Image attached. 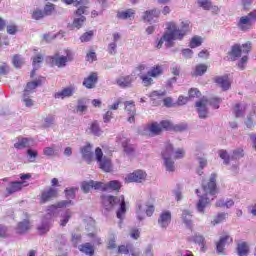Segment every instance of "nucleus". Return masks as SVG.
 Wrapping results in <instances>:
<instances>
[{
  "label": "nucleus",
  "mask_w": 256,
  "mask_h": 256,
  "mask_svg": "<svg viewBox=\"0 0 256 256\" xmlns=\"http://www.w3.org/2000/svg\"><path fill=\"white\" fill-rule=\"evenodd\" d=\"M190 29L189 21H182L180 28L175 22L166 23V30L156 45L157 49H161L163 43H166V47H173V41H183V37L189 33Z\"/></svg>",
  "instance_id": "1"
},
{
  "label": "nucleus",
  "mask_w": 256,
  "mask_h": 256,
  "mask_svg": "<svg viewBox=\"0 0 256 256\" xmlns=\"http://www.w3.org/2000/svg\"><path fill=\"white\" fill-rule=\"evenodd\" d=\"M249 53H251V42H246L242 45L236 43L232 45L230 51L227 53V59L228 61H237V59L242 57L238 62V67L243 71L245 64L249 61Z\"/></svg>",
  "instance_id": "2"
},
{
  "label": "nucleus",
  "mask_w": 256,
  "mask_h": 256,
  "mask_svg": "<svg viewBox=\"0 0 256 256\" xmlns=\"http://www.w3.org/2000/svg\"><path fill=\"white\" fill-rule=\"evenodd\" d=\"M101 201L104 209L106 211H113L117 205L120 207L116 211L117 219L123 221L125 213H127V204L125 203V196H112V195H103L101 196Z\"/></svg>",
  "instance_id": "3"
},
{
  "label": "nucleus",
  "mask_w": 256,
  "mask_h": 256,
  "mask_svg": "<svg viewBox=\"0 0 256 256\" xmlns=\"http://www.w3.org/2000/svg\"><path fill=\"white\" fill-rule=\"evenodd\" d=\"M162 158L164 159V165L167 171H175V162L172 161L171 157L174 159H183L185 157V149L178 148L175 150V147L171 141H166L164 143V149L161 152Z\"/></svg>",
  "instance_id": "4"
},
{
  "label": "nucleus",
  "mask_w": 256,
  "mask_h": 256,
  "mask_svg": "<svg viewBox=\"0 0 256 256\" xmlns=\"http://www.w3.org/2000/svg\"><path fill=\"white\" fill-rule=\"evenodd\" d=\"M164 71L165 69L163 68V65L156 64L152 66L146 74H140L139 79L142 81L144 87H151V85L155 83L153 79H159Z\"/></svg>",
  "instance_id": "5"
},
{
  "label": "nucleus",
  "mask_w": 256,
  "mask_h": 256,
  "mask_svg": "<svg viewBox=\"0 0 256 256\" xmlns=\"http://www.w3.org/2000/svg\"><path fill=\"white\" fill-rule=\"evenodd\" d=\"M95 157L102 171L105 173H111L113 171V164L111 163V160L107 156L103 157V150H101L100 147L95 149Z\"/></svg>",
  "instance_id": "6"
},
{
  "label": "nucleus",
  "mask_w": 256,
  "mask_h": 256,
  "mask_svg": "<svg viewBox=\"0 0 256 256\" xmlns=\"http://www.w3.org/2000/svg\"><path fill=\"white\" fill-rule=\"evenodd\" d=\"M253 23H256V10L248 13L246 16L240 17L237 22V27L240 31H249L253 27Z\"/></svg>",
  "instance_id": "7"
},
{
  "label": "nucleus",
  "mask_w": 256,
  "mask_h": 256,
  "mask_svg": "<svg viewBox=\"0 0 256 256\" xmlns=\"http://www.w3.org/2000/svg\"><path fill=\"white\" fill-rule=\"evenodd\" d=\"M49 59L52 65L62 68L65 67L69 61L73 60V52H71V50H66V56H60L59 53H56L49 57Z\"/></svg>",
  "instance_id": "8"
},
{
  "label": "nucleus",
  "mask_w": 256,
  "mask_h": 256,
  "mask_svg": "<svg viewBox=\"0 0 256 256\" xmlns=\"http://www.w3.org/2000/svg\"><path fill=\"white\" fill-rule=\"evenodd\" d=\"M59 197V190L57 188L49 187L47 190H43L40 195V204L45 205V203H49V201H53V199H57Z\"/></svg>",
  "instance_id": "9"
},
{
  "label": "nucleus",
  "mask_w": 256,
  "mask_h": 256,
  "mask_svg": "<svg viewBox=\"0 0 256 256\" xmlns=\"http://www.w3.org/2000/svg\"><path fill=\"white\" fill-rule=\"evenodd\" d=\"M202 187L205 195H217V174H211L209 182Z\"/></svg>",
  "instance_id": "10"
},
{
  "label": "nucleus",
  "mask_w": 256,
  "mask_h": 256,
  "mask_svg": "<svg viewBox=\"0 0 256 256\" xmlns=\"http://www.w3.org/2000/svg\"><path fill=\"white\" fill-rule=\"evenodd\" d=\"M147 178V173L142 170H136L133 173H130L125 178L126 183H141Z\"/></svg>",
  "instance_id": "11"
},
{
  "label": "nucleus",
  "mask_w": 256,
  "mask_h": 256,
  "mask_svg": "<svg viewBox=\"0 0 256 256\" xmlns=\"http://www.w3.org/2000/svg\"><path fill=\"white\" fill-rule=\"evenodd\" d=\"M233 243V238L229 234H224L220 237L219 241L216 242V251L219 254L225 253L226 245H231Z\"/></svg>",
  "instance_id": "12"
},
{
  "label": "nucleus",
  "mask_w": 256,
  "mask_h": 256,
  "mask_svg": "<svg viewBox=\"0 0 256 256\" xmlns=\"http://www.w3.org/2000/svg\"><path fill=\"white\" fill-rule=\"evenodd\" d=\"M44 81H45V77L40 76L36 80L28 82L24 89V97H27V95H29V93H33V91H35L37 89V87H41V85H43Z\"/></svg>",
  "instance_id": "13"
},
{
  "label": "nucleus",
  "mask_w": 256,
  "mask_h": 256,
  "mask_svg": "<svg viewBox=\"0 0 256 256\" xmlns=\"http://www.w3.org/2000/svg\"><path fill=\"white\" fill-rule=\"evenodd\" d=\"M31 227H33V225H31V220L26 218L17 223L15 231L18 235H25L31 231Z\"/></svg>",
  "instance_id": "14"
},
{
  "label": "nucleus",
  "mask_w": 256,
  "mask_h": 256,
  "mask_svg": "<svg viewBox=\"0 0 256 256\" xmlns=\"http://www.w3.org/2000/svg\"><path fill=\"white\" fill-rule=\"evenodd\" d=\"M171 218H172L171 211L169 210L162 211V213L159 215V218H158V225L162 229H167V227L171 225Z\"/></svg>",
  "instance_id": "15"
},
{
  "label": "nucleus",
  "mask_w": 256,
  "mask_h": 256,
  "mask_svg": "<svg viewBox=\"0 0 256 256\" xmlns=\"http://www.w3.org/2000/svg\"><path fill=\"white\" fill-rule=\"evenodd\" d=\"M125 111L130 115L127 119L128 123H135V115H137V110L135 109V101H126L124 102Z\"/></svg>",
  "instance_id": "16"
},
{
  "label": "nucleus",
  "mask_w": 256,
  "mask_h": 256,
  "mask_svg": "<svg viewBox=\"0 0 256 256\" xmlns=\"http://www.w3.org/2000/svg\"><path fill=\"white\" fill-rule=\"evenodd\" d=\"M214 81L223 91H229V89H231V79H229V75L217 76L214 78Z\"/></svg>",
  "instance_id": "17"
},
{
  "label": "nucleus",
  "mask_w": 256,
  "mask_h": 256,
  "mask_svg": "<svg viewBox=\"0 0 256 256\" xmlns=\"http://www.w3.org/2000/svg\"><path fill=\"white\" fill-rule=\"evenodd\" d=\"M98 81L99 76L97 72H91L88 77L84 78L83 86L86 87V89H95Z\"/></svg>",
  "instance_id": "18"
},
{
  "label": "nucleus",
  "mask_w": 256,
  "mask_h": 256,
  "mask_svg": "<svg viewBox=\"0 0 256 256\" xmlns=\"http://www.w3.org/2000/svg\"><path fill=\"white\" fill-rule=\"evenodd\" d=\"M117 253H118V255L131 254L132 256H139V253L135 252V250L133 249V245L131 243L119 245L117 247Z\"/></svg>",
  "instance_id": "19"
},
{
  "label": "nucleus",
  "mask_w": 256,
  "mask_h": 256,
  "mask_svg": "<svg viewBox=\"0 0 256 256\" xmlns=\"http://www.w3.org/2000/svg\"><path fill=\"white\" fill-rule=\"evenodd\" d=\"M116 84L120 89H129V87H132L133 85V76L132 75H126V76H120L116 80Z\"/></svg>",
  "instance_id": "20"
},
{
  "label": "nucleus",
  "mask_w": 256,
  "mask_h": 256,
  "mask_svg": "<svg viewBox=\"0 0 256 256\" xmlns=\"http://www.w3.org/2000/svg\"><path fill=\"white\" fill-rule=\"evenodd\" d=\"M207 105H209V100L205 98H202L200 101L196 102V107L198 109L200 119H206L208 114Z\"/></svg>",
  "instance_id": "21"
},
{
  "label": "nucleus",
  "mask_w": 256,
  "mask_h": 256,
  "mask_svg": "<svg viewBox=\"0 0 256 256\" xmlns=\"http://www.w3.org/2000/svg\"><path fill=\"white\" fill-rule=\"evenodd\" d=\"M82 157L88 163L93 161V146L90 143H87L84 147L81 148Z\"/></svg>",
  "instance_id": "22"
},
{
  "label": "nucleus",
  "mask_w": 256,
  "mask_h": 256,
  "mask_svg": "<svg viewBox=\"0 0 256 256\" xmlns=\"http://www.w3.org/2000/svg\"><path fill=\"white\" fill-rule=\"evenodd\" d=\"M73 93H75V87L70 86L62 89L59 92L54 94L55 99H65L67 97H73Z\"/></svg>",
  "instance_id": "23"
},
{
  "label": "nucleus",
  "mask_w": 256,
  "mask_h": 256,
  "mask_svg": "<svg viewBox=\"0 0 256 256\" xmlns=\"http://www.w3.org/2000/svg\"><path fill=\"white\" fill-rule=\"evenodd\" d=\"M23 181H13L9 183V186L6 188L8 195H13V193H18L23 189Z\"/></svg>",
  "instance_id": "24"
},
{
  "label": "nucleus",
  "mask_w": 256,
  "mask_h": 256,
  "mask_svg": "<svg viewBox=\"0 0 256 256\" xmlns=\"http://www.w3.org/2000/svg\"><path fill=\"white\" fill-rule=\"evenodd\" d=\"M245 111H247V104H235L233 107V114L235 117H245Z\"/></svg>",
  "instance_id": "25"
},
{
  "label": "nucleus",
  "mask_w": 256,
  "mask_h": 256,
  "mask_svg": "<svg viewBox=\"0 0 256 256\" xmlns=\"http://www.w3.org/2000/svg\"><path fill=\"white\" fill-rule=\"evenodd\" d=\"M89 129L90 133L95 135V137H101V135H103V130L101 129V126H99V121L97 120L91 122Z\"/></svg>",
  "instance_id": "26"
},
{
  "label": "nucleus",
  "mask_w": 256,
  "mask_h": 256,
  "mask_svg": "<svg viewBox=\"0 0 256 256\" xmlns=\"http://www.w3.org/2000/svg\"><path fill=\"white\" fill-rule=\"evenodd\" d=\"M160 12L157 9L147 10L144 12L143 21H147L148 23L153 21V19L159 18Z\"/></svg>",
  "instance_id": "27"
},
{
  "label": "nucleus",
  "mask_w": 256,
  "mask_h": 256,
  "mask_svg": "<svg viewBox=\"0 0 256 256\" xmlns=\"http://www.w3.org/2000/svg\"><path fill=\"white\" fill-rule=\"evenodd\" d=\"M79 251H81V253H84L85 255H95V247H93V245H91V243L89 242L80 245Z\"/></svg>",
  "instance_id": "28"
},
{
  "label": "nucleus",
  "mask_w": 256,
  "mask_h": 256,
  "mask_svg": "<svg viewBox=\"0 0 256 256\" xmlns=\"http://www.w3.org/2000/svg\"><path fill=\"white\" fill-rule=\"evenodd\" d=\"M209 203H211V200H209V198L201 196L196 205L199 213H205V207H207Z\"/></svg>",
  "instance_id": "29"
},
{
  "label": "nucleus",
  "mask_w": 256,
  "mask_h": 256,
  "mask_svg": "<svg viewBox=\"0 0 256 256\" xmlns=\"http://www.w3.org/2000/svg\"><path fill=\"white\" fill-rule=\"evenodd\" d=\"M182 219L186 227H188V229H191V231H193V220H191V212L188 210H184L182 212Z\"/></svg>",
  "instance_id": "30"
},
{
  "label": "nucleus",
  "mask_w": 256,
  "mask_h": 256,
  "mask_svg": "<svg viewBox=\"0 0 256 256\" xmlns=\"http://www.w3.org/2000/svg\"><path fill=\"white\" fill-rule=\"evenodd\" d=\"M73 201L71 200H62L60 202H57L56 204H52L48 207V211H53L55 209H63L65 207H69Z\"/></svg>",
  "instance_id": "31"
},
{
  "label": "nucleus",
  "mask_w": 256,
  "mask_h": 256,
  "mask_svg": "<svg viewBox=\"0 0 256 256\" xmlns=\"http://www.w3.org/2000/svg\"><path fill=\"white\" fill-rule=\"evenodd\" d=\"M148 131L151 135H161V133H163V128L161 127V124L153 122L148 125Z\"/></svg>",
  "instance_id": "32"
},
{
  "label": "nucleus",
  "mask_w": 256,
  "mask_h": 256,
  "mask_svg": "<svg viewBox=\"0 0 256 256\" xmlns=\"http://www.w3.org/2000/svg\"><path fill=\"white\" fill-rule=\"evenodd\" d=\"M31 141H33L31 138H18V142L14 144L15 149H25L29 147Z\"/></svg>",
  "instance_id": "33"
},
{
  "label": "nucleus",
  "mask_w": 256,
  "mask_h": 256,
  "mask_svg": "<svg viewBox=\"0 0 256 256\" xmlns=\"http://www.w3.org/2000/svg\"><path fill=\"white\" fill-rule=\"evenodd\" d=\"M131 17H135V10L133 9H127L124 11L117 12V19H131Z\"/></svg>",
  "instance_id": "34"
},
{
  "label": "nucleus",
  "mask_w": 256,
  "mask_h": 256,
  "mask_svg": "<svg viewBox=\"0 0 256 256\" xmlns=\"http://www.w3.org/2000/svg\"><path fill=\"white\" fill-rule=\"evenodd\" d=\"M237 253L239 256H247L249 255V245L247 242H240L237 245Z\"/></svg>",
  "instance_id": "35"
},
{
  "label": "nucleus",
  "mask_w": 256,
  "mask_h": 256,
  "mask_svg": "<svg viewBox=\"0 0 256 256\" xmlns=\"http://www.w3.org/2000/svg\"><path fill=\"white\" fill-rule=\"evenodd\" d=\"M122 147L124 149V153H126L127 155H133L135 153V146H133V144H130L129 139H125L124 141H122Z\"/></svg>",
  "instance_id": "36"
},
{
  "label": "nucleus",
  "mask_w": 256,
  "mask_h": 256,
  "mask_svg": "<svg viewBox=\"0 0 256 256\" xmlns=\"http://www.w3.org/2000/svg\"><path fill=\"white\" fill-rule=\"evenodd\" d=\"M109 189H111V191H119V189H121V182L118 180L108 182L105 184L104 191H109Z\"/></svg>",
  "instance_id": "37"
},
{
  "label": "nucleus",
  "mask_w": 256,
  "mask_h": 256,
  "mask_svg": "<svg viewBox=\"0 0 256 256\" xmlns=\"http://www.w3.org/2000/svg\"><path fill=\"white\" fill-rule=\"evenodd\" d=\"M193 241L196 245L201 247V251L205 252L207 248L205 247V237L203 235L196 234L193 236Z\"/></svg>",
  "instance_id": "38"
},
{
  "label": "nucleus",
  "mask_w": 256,
  "mask_h": 256,
  "mask_svg": "<svg viewBox=\"0 0 256 256\" xmlns=\"http://www.w3.org/2000/svg\"><path fill=\"white\" fill-rule=\"evenodd\" d=\"M201 45H203V38H201V36H194L190 41L189 47L195 49L201 47Z\"/></svg>",
  "instance_id": "39"
},
{
  "label": "nucleus",
  "mask_w": 256,
  "mask_h": 256,
  "mask_svg": "<svg viewBox=\"0 0 256 256\" xmlns=\"http://www.w3.org/2000/svg\"><path fill=\"white\" fill-rule=\"evenodd\" d=\"M85 21H87V18L85 16L75 18L72 22V27H74L75 29H81V27H83V25L85 24Z\"/></svg>",
  "instance_id": "40"
},
{
  "label": "nucleus",
  "mask_w": 256,
  "mask_h": 256,
  "mask_svg": "<svg viewBox=\"0 0 256 256\" xmlns=\"http://www.w3.org/2000/svg\"><path fill=\"white\" fill-rule=\"evenodd\" d=\"M93 35H95V32L93 30H89L88 32L83 33L80 36L81 43H89V41L93 39Z\"/></svg>",
  "instance_id": "41"
},
{
  "label": "nucleus",
  "mask_w": 256,
  "mask_h": 256,
  "mask_svg": "<svg viewBox=\"0 0 256 256\" xmlns=\"http://www.w3.org/2000/svg\"><path fill=\"white\" fill-rule=\"evenodd\" d=\"M43 12H44L45 17H49L50 15H53V13H55V4L48 2L44 6Z\"/></svg>",
  "instance_id": "42"
},
{
  "label": "nucleus",
  "mask_w": 256,
  "mask_h": 256,
  "mask_svg": "<svg viewBox=\"0 0 256 256\" xmlns=\"http://www.w3.org/2000/svg\"><path fill=\"white\" fill-rule=\"evenodd\" d=\"M172 131L174 133H183V131H187V124L186 123H180L176 125H172Z\"/></svg>",
  "instance_id": "43"
},
{
  "label": "nucleus",
  "mask_w": 256,
  "mask_h": 256,
  "mask_svg": "<svg viewBox=\"0 0 256 256\" xmlns=\"http://www.w3.org/2000/svg\"><path fill=\"white\" fill-rule=\"evenodd\" d=\"M160 127H162V131H173V124L169 120H162L160 122Z\"/></svg>",
  "instance_id": "44"
},
{
  "label": "nucleus",
  "mask_w": 256,
  "mask_h": 256,
  "mask_svg": "<svg viewBox=\"0 0 256 256\" xmlns=\"http://www.w3.org/2000/svg\"><path fill=\"white\" fill-rule=\"evenodd\" d=\"M45 17V13L41 9H36L32 12V19L39 21Z\"/></svg>",
  "instance_id": "45"
},
{
  "label": "nucleus",
  "mask_w": 256,
  "mask_h": 256,
  "mask_svg": "<svg viewBox=\"0 0 256 256\" xmlns=\"http://www.w3.org/2000/svg\"><path fill=\"white\" fill-rule=\"evenodd\" d=\"M225 219H227V213H219L212 221V225H219V223H223Z\"/></svg>",
  "instance_id": "46"
},
{
  "label": "nucleus",
  "mask_w": 256,
  "mask_h": 256,
  "mask_svg": "<svg viewBox=\"0 0 256 256\" xmlns=\"http://www.w3.org/2000/svg\"><path fill=\"white\" fill-rule=\"evenodd\" d=\"M198 5H200L202 9H205V11H209L213 8V3H211V0H200Z\"/></svg>",
  "instance_id": "47"
},
{
  "label": "nucleus",
  "mask_w": 256,
  "mask_h": 256,
  "mask_svg": "<svg viewBox=\"0 0 256 256\" xmlns=\"http://www.w3.org/2000/svg\"><path fill=\"white\" fill-rule=\"evenodd\" d=\"M81 189L84 193H89L93 189V180L82 182Z\"/></svg>",
  "instance_id": "48"
},
{
  "label": "nucleus",
  "mask_w": 256,
  "mask_h": 256,
  "mask_svg": "<svg viewBox=\"0 0 256 256\" xmlns=\"http://www.w3.org/2000/svg\"><path fill=\"white\" fill-rule=\"evenodd\" d=\"M219 157L223 159L225 165H229L231 156H229V153L226 150H220Z\"/></svg>",
  "instance_id": "49"
},
{
  "label": "nucleus",
  "mask_w": 256,
  "mask_h": 256,
  "mask_svg": "<svg viewBox=\"0 0 256 256\" xmlns=\"http://www.w3.org/2000/svg\"><path fill=\"white\" fill-rule=\"evenodd\" d=\"M194 73L196 76L204 75V73H207V65H205V64L197 65Z\"/></svg>",
  "instance_id": "50"
},
{
  "label": "nucleus",
  "mask_w": 256,
  "mask_h": 256,
  "mask_svg": "<svg viewBox=\"0 0 256 256\" xmlns=\"http://www.w3.org/2000/svg\"><path fill=\"white\" fill-rule=\"evenodd\" d=\"M14 67H16V69H19V67H21V65H23V59L21 58V56L19 54H16L13 56V61H12Z\"/></svg>",
  "instance_id": "51"
},
{
  "label": "nucleus",
  "mask_w": 256,
  "mask_h": 256,
  "mask_svg": "<svg viewBox=\"0 0 256 256\" xmlns=\"http://www.w3.org/2000/svg\"><path fill=\"white\" fill-rule=\"evenodd\" d=\"M188 97L190 99H194L195 97H201V91H199V89H197V88H191L188 91Z\"/></svg>",
  "instance_id": "52"
},
{
  "label": "nucleus",
  "mask_w": 256,
  "mask_h": 256,
  "mask_svg": "<svg viewBox=\"0 0 256 256\" xmlns=\"http://www.w3.org/2000/svg\"><path fill=\"white\" fill-rule=\"evenodd\" d=\"M86 61H88V63H93V61H97V54L95 53V51L90 50L86 54Z\"/></svg>",
  "instance_id": "53"
},
{
  "label": "nucleus",
  "mask_w": 256,
  "mask_h": 256,
  "mask_svg": "<svg viewBox=\"0 0 256 256\" xmlns=\"http://www.w3.org/2000/svg\"><path fill=\"white\" fill-rule=\"evenodd\" d=\"M245 153L243 151V148H238L233 151L232 159H241V157H244Z\"/></svg>",
  "instance_id": "54"
},
{
  "label": "nucleus",
  "mask_w": 256,
  "mask_h": 256,
  "mask_svg": "<svg viewBox=\"0 0 256 256\" xmlns=\"http://www.w3.org/2000/svg\"><path fill=\"white\" fill-rule=\"evenodd\" d=\"M6 31L8 35H15L19 31V28L15 24H10L7 26Z\"/></svg>",
  "instance_id": "55"
},
{
  "label": "nucleus",
  "mask_w": 256,
  "mask_h": 256,
  "mask_svg": "<svg viewBox=\"0 0 256 256\" xmlns=\"http://www.w3.org/2000/svg\"><path fill=\"white\" fill-rule=\"evenodd\" d=\"M123 103V98H118L112 105L109 106L110 111H117L119 105Z\"/></svg>",
  "instance_id": "56"
},
{
  "label": "nucleus",
  "mask_w": 256,
  "mask_h": 256,
  "mask_svg": "<svg viewBox=\"0 0 256 256\" xmlns=\"http://www.w3.org/2000/svg\"><path fill=\"white\" fill-rule=\"evenodd\" d=\"M75 191H77V188H66L65 195L67 199H73L75 197Z\"/></svg>",
  "instance_id": "57"
},
{
  "label": "nucleus",
  "mask_w": 256,
  "mask_h": 256,
  "mask_svg": "<svg viewBox=\"0 0 256 256\" xmlns=\"http://www.w3.org/2000/svg\"><path fill=\"white\" fill-rule=\"evenodd\" d=\"M108 53L110 55H116L117 54V43L116 42H112L108 45Z\"/></svg>",
  "instance_id": "58"
},
{
  "label": "nucleus",
  "mask_w": 256,
  "mask_h": 256,
  "mask_svg": "<svg viewBox=\"0 0 256 256\" xmlns=\"http://www.w3.org/2000/svg\"><path fill=\"white\" fill-rule=\"evenodd\" d=\"M219 103H221V98H211L210 101H208V104H210L213 109H219Z\"/></svg>",
  "instance_id": "59"
},
{
  "label": "nucleus",
  "mask_w": 256,
  "mask_h": 256,
  "mask_svg": "<svg viewBox=\"0 0 256 256\" xmlns=\"http://www.w3.org/2000/svg\"><path fill=\"white\" fill-rule=\"evenodd\" d=\"M92 189H95L96 191L99 190V189H100L101 191H106V190H105V183L93 181Z\"/></svg>",
  "instance_id": "60"
},
{
  "label": "nucleus",
  "mask_w": 256,
  "mask_h": 256,
  "mask_svg": "<svg viewBox=\"0 0 256 256\" xmlns=\"http://www.w3.org/2000/svg\"><path fill=\"white\" fill-rule=\"evenodd\" d=\"M107 249H117V240L115 239V237H112L108 240Z\"/></svg>",
  "instance_id": "61"
},
{
  "label": "nucleus",
  "mask_w": 256,
  "mask_h": 256,
  "mask_svg": "<svg viewBox=\"0 0 256 256\" xmlns=\"http://www.w3.org/2000/svg\"><path fill=\"white\" fill-rule=\"evenodd\" d=\"M130 237H131L132 239L137 240V239H139V237H141V232H140L139 229H137V228H132V229L130 230Z\"/></svg>",
  "instance_id": "62"
},
{
  "label": "nucleus",
  "mask_w": 256,
  "mask_h": 256,
  "mask_svg": "<svg viewBox=\"0 0 256 256\" xmlns=\"http://www.w3.org/2000/svg\"><path fill=\"white\" fill-rule=\"evenodd\" d=\"M69 219H71V212L66 211V213L64 215V219H62L60 221L61 227H65V225H67V223H69Z\"/></svg>",
  "instance_id": "63"
},
{
  "label": "nucleus",
  "mask_w": 256,
  "mask_h": 256,
  "mask_svg": "<svg viewBox=\"0 0 256 256\" xmlns=\"http://www.w3.org/2000/svg\"><path fill=\"white\" fill-rule=\"evenodd\" d=\"M39 235H45V233H49V226L47 224H42L38 227Z\"/></svg>",
  "instance_id": "64"
}]
</instances>
